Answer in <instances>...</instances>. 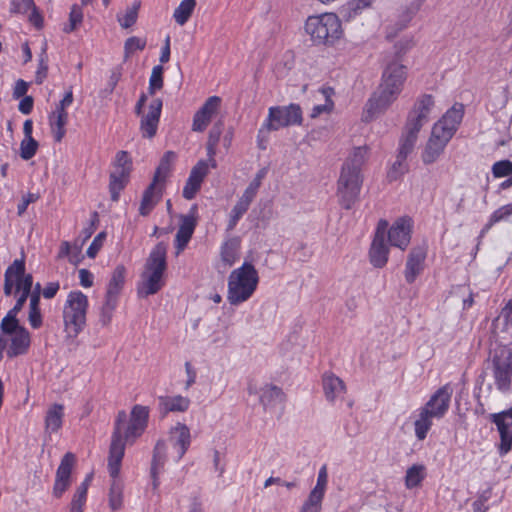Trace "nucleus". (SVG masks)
<instances>
[{"instance_id": "f257e3e1", "label": "nucleus", "mask_w": 512, "mask_h": 512, "mask_svg": "<svg viewBox=\"0 0 512 512\" xmlns=\"http://www.w3.org/2000/svg\"><path fill=\"white\" fill-rule=\"evenodd\" d=\"M395 56L387 61L382 72L381 83L372 94L367 107L370 117L385 111L400 95L407 78V67L401 63V55L409 48V43L395 46Z\"/></svg>"}, {"instance_id": "f03ea898", "label": "nucleus", "mask_w": 512, "mask_h": 512, "mask_svg": "<svg viewBox=\"0 0 512 512\" xmlns=\"http://www.w3.org/2000/svg\"><path fill=\"white\" fill-rule=\"evenodd\" d=\"M368 159V148L359 146L353 148L342 164L337 181V197L339 205L350 210L359 200L364 181L362 167Z\"/></svg>"}, {"instance_id": "7ed1b4c3", "label": "nucleus", "mask_w": 512, "mask_h": 512, "mask_svg": "<svg viewBox=\"0 0 512 512\" xmlns=\"http://www.w3.org/2000/svg\"><path fill=\"white\" fill-rule=\"evenodd\" d=\"M463 116L464 106L457 103L434 124L431 136L422 153V161L425 164L434 163L443 153L448 142L456 133Z\"/></svg>"}, {"instance_id": "20e7f679", "label": "nucleus", "mask_w": 512, "mask_h": 512, "mask_svg": "<svg viewBox=\"0 0 512 512\" xmlns=\"http://www.w3.org/2000/svg\"><path fill=\"white\" fill-rule=\"evenodd\" d=\"M167 245L159 242L150 252L145 270L141 275V283L138 286V294L141 297H148L156 294L164 286V272L167 268L166 262Z\"/></svg>"}, {"instance_id": "39448f33", "label": "nucleus", "mask_w": 512, "mask_h": 512, "mask_svg": "<svg viewBox=\"0 0 512 512\" xmlns=\"http://www.w3.org/2000/svg\"><path fill=\"white\" fill-rule=\"evenodd\" d=\"M259 275L255 267L248 262L233 270L228 278L227 299L230 304L238 305L247 301L255 292Z\"/></svg>"}, {"instance_id": "423d86ee", "label": "nucleus", "mask_w": 512, "mask_h": 512, "mask_svg": "<svg viewBox=\"0 0 512 512\" xmlns=\"http://www.w3.org/2000/svg\"><path fill=\"white\" fill-rule=\"evenodd\" d=\"M304 28L306 34L316 45L333 44L342 34L340 19L334 13L309 16Z\"/></svg>"}, {"instance_id": "0eeeda50", "label": "nucleus", "mask_w": 512, "mask_h": 512, "mask_svg": "<svg viewBox=\"0 0 512 512\" xmlns=\"http://www.w3.org/2000/svg\"><path fill=\"white\" fill-rule=\"evenodd\" d=\"M88 298L81 291H71L63 307V322L68 340H74L86 325Z\"/></svg>"}, {"instance_id": "6e6552de", "label": "nucleus", "mask_w": 512, "mask_h": 512, "mask_svg": "<svg viewBox=\"0 0 512 512\" xmlns=\"http://www.w3.org/2000/svg\"><path fill=\"white\" fill-rule=\"evenodd\" d=\"M302 110L298 104L270 107L268 117L259 129V137L265 131H277L282 127L301 125Z\"/></svg>"}, {"instance_id": "1a4fd4ad", "label": "nucleus", "mask_w": 512, "mask_h": 512, "mask_svg": "<svg viewBox=\"0 0 512 512\" xmlns=\"http://www.w3.org/2000/svg\"><path fill=\"white\" fill-rule=\"evenodd\" d=\"M434 104L433 96L430 94H423L417 98L408 114L403 136L417 141L418 133L423 125L428 122Z\"/></svg>"}, {"instance_id": "9d476101", "label": "nucleus", "mask_w": 512, "mask_h": 512, "mask_svg": "<svg viewBox=\"0 0 512 512\" xmlns=\"http://www.w3.org/2000/svg\"><path fill=\"white\" fill-rule=\"evenodd\" d=\"M126 422H127V414L125 411H119L114 431L112 434L111 444H110V450H109V459H108V468L110 476L115 477L121 467V462L124 456L125 451V438H124V432L126 429Z\"/></svg>"}, {"instance_id": "9b49d317", "label": "nucleus", "mask_w": 512, "mask_h": 512, "mask_svg": "<svg viewBox=\"0 0 512 512\" xmlns=\"http://www.w3.org/2000/svg\"><path fill=\"white\" fill-rule=\"evenodd\" d=\"M492 366L497 389L503 392L508 391L512 379V349L507 346L496 349Z\"/></svg>"}, {"instance_id": "f8f14e48", "label": "nucleus", "mask_w": 512, "mask_h": 512, "mask_svg": "<svg viewBox=\"0 0 512 512\" xmlns=\"http://www.w3.org/2000/svg\"><path fill=\"white\" fill-rule=\"evenodd\" d=\"M114 169L110 173L109 191L111 200L117 202L120 192L125 188L129 181L132 170V161L126 151H119L115 156Z\"/></svg>"}, {"instance_id": "ddd939ff", "label": "nucleus", "mask_w": 512, "mask_h": 512, "mask_svg": "<svg viewBox=\"0 0 512 512\" xmlns=\"http://www.w3.org/2000/svg\"><path fill=\"white\" fill-rule=\"evenodd\" d=\"M453 389L449 384L439 388L423 406L436 419L444 417L449 409Z\"/></svg>"}, {"instance_id": "4468645a", "label": "nucleus", "mask_w": 512, "mask_h": 512, "mask_svg": "<svg viewBox=\"0 0 512 512\" xmlns=\"http://www.w3.org/2000/svg\"><path fill=\"white\" fill-rule=\"evenodd\" d=\"M75 464V455L67 452L61 459L56 471V478L53 487V495L60 498L71 484V473Z\"/></svg>"}, {"instance_id": "2eb2a0df", "label": "nucleus", "mask_w": 512, "mask_h": 512, "mask_svg": "<svg viewBox=\"0 0 512 512\" xmlns=\"http://www.w3.org/2000/svg\"><path fill=\"white\" fill-rule=\"evenodd\" d=\"M162 106V100L155 98L150 102L148 112L141 114L140 131L144 138L151 139L156 135Z\"/></svg>"}, {"instance_id": "dca6fc26", "label": "nucleus", "mask_w": 512, "mask_h": 512, "mask_svg": "<svg viewBox=\"0 0 512 512\" xmlns=\"http://www.w3.org/2000/svg\"><path fill=\"white\" fill-rule=\"evenodd\" d=\"M169 442L176 452L174 460L180 461L191 444V433L188 426L180 422L173 426L169 431Z\"/></svg>"}, {"instance_id": "f3484780", "label": "nucleus", "mask_w": 512, "mask_h": 512, "mask_svg": "<svg viewBox=\"0 0 512 512\" xmlns=\"http://www.w3.org/2000/svg\"><path fill=\"white\" fill-rule=\"evenodd\" d=\"M412 222L410 218H399L388 231V240L392 246L405 250L411 240Z\"/></svg>"}, {"instance_id": "a211bd4d", "label": "nucleus", "mask_w": 512, "mask_h": 512, "mask_svg": "<svg viewBox=\"0 0 512 512\" xmlns=\"http://www.w3.org/2000/svg\"><path fill=\"white\" fill-rule=\"evenodd\" d=\"M427 249L424 246L413 247L408 254L404 276L407 283L412 284L424 270Z\"/></svg>"}, {"instance_id": "6ab92c4d", "label": "nucleus", "mask_w": 512, "mask_h": 512, "mask_svg": "<svg viewBox=\"0 0 512 512\" xmlns=\"http://www.w3.org/2000/svg\"><path fill=\"white\" fill-rule=\"evenodd\" d=\"M149 409L146 406L135 405L131 411V418L124 432L126 441L139 437L147 427Z\"/></svg>"}, {"instance_id": "aec40b11", "label": "nucleus", "mask_w": 512, "mask_h": 512, "mask_svg": "<svg viewBox=\"0 0 512 512\" xmlns=\"http://www.w3.org/2000/svg\"><path fill=\"white\" fill-rule=\"evenodd\" d=\"M221 98L218 96L209 97L202 107L195 113L193 118V131L203 132L209 125L213 115H215L220 107Z\"/></svg>"}, {"instance_id": "412c9836", "label": "nucleus", "mask_w": 512, "mask_h": 512, "mask_svg": "<svg viewBox=\"0 0 512 512\" xmlns=\"http://www.w3.org/2000/svg\"><path fill=\"white\" fill-rule=\"evenodd\" d=\"M415 144V140L402 135L399 143L397 159L393 163L391 170L388 172V178L390 180H396L400 175H403L405 172H407L408 167L405 163V160L413 151Z\"/></svg>"}, {"instance_id": "4be33fe9", "label": "nucleus", "mask_w": 512, "mask_h": 512, "mask_svg": "<svg viewBox=\"0 0 512 512\" xmlns=\"http://www.w3.org/2000/svg\"><path fill=\"white\" fill-rule=\"evenodd\" d=\"M196 210L197 207L194 205L191 208L190 214L181 218V223L175 237V246L178 253L184 250L194 233L197 225L195 218Z\"/></svg>"}, {"instance_id": "5701e85b", "label": "nucleus", "mask_w": 512, "mask_h": 512, "mask_svg": "<svg viewBox=\"0 0 512 512\" xmlns=\"http://www.w3.org/2000/svg\"><path fill=\"white\" fill-rule=\"evenodd\" d=\"M323 391L328 402L334 403L346 392V385L341 378L333 373H325L322 378Z\"/></svg>"}, {"instance_id": "b1692460", "label": "nucleus", "mask_w": 512, "mask_h": 512, "mask_svg": "<svg viewBox=\"0 0 512 512\" xmlns=\"http://www.w3.org/2000/svg\"><path fill=\"white\" fill-rule=\"evenodd\" d=\"M190 403L189 398L181 395L158 397V408L163 416H166L169 412H186Z\"/></svg>"}, {"instance_id": "393cba45", "label": "nucleus", "mask_w": 512, "mask_h": 512, "mask_svg": "<svg viewBox=\"0 0 512 512\" xmlns=\"http://www.w3.org/2000/svg\"><path fill=\"white\" fill-rule=\"evenodd\" d=\"M492 422L496 424L500 433V455H506L512 447V421L503 419L502 415H492Z\"/></svg>"}, {"instance_id": "a878e982", "label": "nucleus", "mask_w": 512, "mask_h": 512, "mask_svg": "<svg viewBox=\"0 0 512 512\" xmlns=\"http://www.w3.org/2000/svg\"><path fill=\"white\" fill-rule=\"evenodd\" d=\"M167 444L164 440H158L154 450H153V457H152V463H151V477H152V484L153 489H157L159 486V480H158V474L163 469L166 458H167Z\"/></svg>"}, {"instance_id": "bb28decb", "label": "nucleus", "mask_w": 512, "mask_h": 512, "mask_svg": "<svg viewBox=\"0 0 512 512\" xmlns=\"http://www.w3.org/2000/svg\"><path fill=\"white\" fill-rule=\"evenodd\" d=\"M259 400L264 410H270L285 401V394L280 387L267 384L260 389Z\"/></svg>"}, {"instance_id": "cd10ccee", "label": "nucleus", "mask_w": 512, "mask_h": 512, "mask_svg": "<svg viewBox=\"0 0 512 512\" xmlns=\"http://www.w3.org/2000/svg\"><path fill=\"white\" fill-rule=\"evenodd\" d=\"M158 183L152 181L145 189L139 207V214L148 216L154 207L158 204L162 196V190Z\"/></svg>"}, {"instance_id": "c85d7f7f", "label": "nucleus", "mask_w": 512, "mask_h": 512, "mask_svg": "<svg viewBox=\"0 0 512 512\" xmlns=\"http://www.w3.org/2000/svg\"><path fill=\"white\" fill-rule=\"evenodd\" d=\"M388 254L389 248L385 244V239L374 237L369 251L371 264L376 268L384 267L388 261Z\"/></svg>"}, {"instance_id": "c756f323", "label": "nucleus", "mask_w": 512, "mask_h": 512, "mask_svg": "<svg viewBox=\"0 0 512 512\" xmlns=\"http://www.w3.org/2000/svg\"><path fill=\"white\" fill-rule=\"evenodd\" d=\"M125 276L126 268L123 265H118L112 272L105 298L118 302V297L124 287Z\"/></svg>"}, {"instance_id": "7c9ffc66", "label": "nucleus", "mask_w": 512, "mask_h": 512, "mask_svg": "<svg viewBox=\"0 0 512 512\" xmlns=\"http://www.w3.org/2000/svg\"><path fill=\"white\" fill-rule=\"evenodd\" d=\"M13 334L14 336L11 339V344L7 351V355L10 358L26 353L30 346V334L26 328H19V330Z\"/></svg>"}, {"instance_id": "2f4dec72", "label": "nucleus", "mask_w": 512, "mask_h": 512, "mask_svg": "<svg viewBox=\"0 0 512 512\" xmlns=\"http://www.w3.org/2000/svg\"><path fill=\"white\" fill-rule=\"evenodd\" d=\"M25 271V262L24 260L16 259L14 262L8 266L4 274V294L6 296H10L14 287V279L13 277L23 276Z\"/></svg>"}, {"instance_id": "473e14b6", "label": "nucleus", "mask_w": 512, "mask_h": 512, "mask_svg": "<svg viewBox=\"0 0 512 512\" xmlns=\"http://www.w3.org/2000/svg\"><path fill=\"white\" fill-rule=\"evenodd\" d=\"M64 407L61 404L52 405L45 417V427L48 432H57L62 426Z\"/></svg>"}, {"instance_id": "72a5a7b5", "label": "nucleus", "mask_w": 512, "mask_h": 512, "mask_svg": "<svg viewBox=\"0 0 512 512\" xmlns=\"http://www.w3.org/2000/svg\"><path fill=\"white\" fill-rule=\"evenodd\" d=\"M434 418L423 407L419 410L418 418L414 422L415 436L418 440L422 441L426 438Z\"/></svg>"}, {"instance_id": "f704fd0d", "label": "nucleus", "mask_w": 512, "mask_h": 512, "mask_svg": "<svg viewBox=\"0 0 512 512\" xmlns=\"http://www.w3.org/2000/svg\"><path fill=\"white\" fill-rule=\"evenodd\" d=\"M93 475L88 474L84 481L77 487L70 504V510L83 512V506L87 499V490L92 481Z\"/></svg>"}, {"instance_id": "c9c22d12", "label": "nucleus", "mask_w": 512, "mask_h": 512, "mask_svg": "<svg viewBox=\"0 0 512 512\" xmlns=\"http://www.w3.org/2000/svg\"><path fill=\"white\" fill-rule=\"evenodd\" d=\"M176 154L173 151H167L160 160L158 167L153 176L154 182L160 184L165 181L171 170L172 162L175 160Z\"/></svg>"}, {"instance_id": "e433bc0d", "label": "nucleus", "mask_w": 512, "mask_h": 512, "mask_svg": "<svg viewBox=\"0 0 512 512\" xmlns=\"http://www.w3.org/2000/svg\"><path fill=\"white\" fill-rule=\"evenodd\" d=\"M196 6L195 0H182L179 6L175 9L173 17L177 24L184 25L192 15Z\"/></svg>"}, {"instance_id": "4c0bfd02", "label": "nucleus", "mask_w": 512, "mask_h": 512, "mask_svg": "<svg viewBox=\"0 0 512 512\" xmlns=\"http://www.w3.org/2000/svg\"><path fill=\"white\" fill-rule=\"evenodd\" d=\"M119 473L113 477L110 491H109V505L112 510H118L122 506L123 502V485L122 483L117 479Z\"/></svg>"}, {"instance_id": "58836bf2", "label": "nucleus", "mask_w": 512, "mask_h": 512, "mask_svg": "<svg viewBox=\"0 0 512 512\" xmlns=\"http://www.w3.org/2000/svg\"><path fill=\"white\" fill-rule=\"evenodd\" d=\"M224 122L222 120L214 123L212 128L209 131L208 141H207V154L209 157H213L216 154V147L219 143L221 134L223 132Z\"/></svg>"}, {"instance_id": "ea45409f", "label": "nucleus", "mask_w": 512, "mask_h": 512, "mask_svg": "<svg viewBox=\"0 0 512 512\" xmlns=\"http://www.w3.org/2000/svg\"><path fill=\"white\" fill-rule=\"evenodd\" d=\"M325 491L313 488L304 502L301 512H320Z\"/></svg>"}, {"instance_id": "a19ab883", "label": "nucleus", "mask_w": 512, "mask_h": 512, "mask_svg": "<svg viewBox=\"0 0 512 512\" xmlns=\"http://www.w3.org/2000/svg\"><path fill=\"white\" fill-rule=\"evenodd\" d=\"M68 122V116L58 115V116H49V124L51 128V132L53 134V138L56 142H61L66 134L65 126Z\"/></svg>"}, {"instance_id": "79ce46f5", "label": "nucleus", "mask_w": 512, "mask_h": 512, "mask_svg": "<svg viewBox=\"0 0 512 512\" xmlns=\"http://www.w3.org/2000/svg\"><path fill=\"white\" fill-rule=\"evenodd\" d=\"M321 94L325 98V103L320 105H315L311 111V118H316L320 114L324 112H330L334 106V103L331 99L334 94V90L331 87H324L320 90Z\"/></svg>"}, {"instance_id": "37998d69", "label": "nucleus", "mask_w": 512, "mask_h": 512, "mask_svg": "<svg viewBox=\"0 0 512 512\" xmlns=\"http://www.w3.org/2000/svg\"><path fill=\"white\" fill-rule=\"evenodd\" d=\"M424 469L423 465H413L408 468L405 476V485L408 489H412L420 485L425 476Z\"/></svg>"}, {"instance_id": "c03bdc74", "label": "nucleus", "mask_w": 512, "mask_h": 512, "mask_svg": "<svg viewBox=\"0 0 512 512\" xmlns=\"http://www.w3.org/2000/svg\"><path fill=\"white\" fill-rule=\"evenodd\" d=\"M164 68L162 65H156L152 69V73L149 79V87L148 94L153 96L156 91L163 88L164 80H163Z\"/></svg>"}, {"instance_id": "a18cd8bd", "label": "nucleus", "mask_w": 512, "mask_h": 512, "mask_svg": "<svg viewBox=\"0 0 512 512\" xmlns=\"http://www.w3.org/2000/svg\"><path fill=\"white\" fill-rule=\"evenodd\" d=\"M512 215V203L504 205L493 212L488 223L483 227L481 234L486 233L497 222L507 219Z\"/></svg>"}, {"instance_id": "49530a36", "label": "nucleus", "mask_w": 512, "mask_h": 512, "mask_svg": "<svg viewBox=\"0 0 512 512\" xmlns=\"http://www.w3.org/2000/svg\"><path fill=\"white\" fill-rule=\"evenodd\" d=\"M238 250V242L229 240L225 242L221 248V258L224 263L231 266L236 260Z\"/></svg>"}, {"instance_id": "de8ad7c7", "label": "nucleus", "mask_w": 512, "mask_h": 512, "mask_svg": "<svg viewBox=\"0 0 512 512\" xmlns=\"http://www.w3.org/2000/svg\"><path fill=\"white\" fill-rule=\"evenodd\" d=\"M374 0H352L345 8L348 19L354 18L361 14L363 10L369 8Z\"/></svg>"}, {"instance_id": "09e8293b", "label": "nucleus", "mask_w": 512, "mask_h": 512, "mask_svg": "<svg viewBox=\"0 0 512 512\" xmlns=\"http://www.w3.org/2000/svg\"><path fill=\"white\" fill-rule=\"evenodd\" d=\"M83 21L82 8L76 4L71 7L69 14V24L64 27V32L71 33L78 28Z\"/></svg>"}, {"instance_id": "8fccbe9b", "label": "nucleus", "mask_w": 512, "mask_h": 512, "mask_svg": "<svg viewBox=\"0 0 512 512\" xmlns=\"http://www.w3.org/2000/svg\"><path fill=\"white\" fill-rule=\"evenodd\" d=\"M38 142L34 138L23 139L20 143V157L23 160L33 158L38 149Z\"/></svg>"}, {"instance_id": "3c124183", "label": "nucleus", "mask_w": 512, "mask_h": 512, "mask_svg": "<svg viewBox=\"0 0 512 512\" xmlns=\"http://www.w3.org/2000/svg\"><path fill=\"white\" fill-rule=\"evenodd\" d=\"M422 3V0H413L403 8L400 15V19L401 22L403 23V26H406V24L409 23L413 19V17L418 13L422 6Z\"/></svg>"}, {"instance_id": "603ef678", "label": "nucleus", "mask_w": 512, "mask_h": 512, "mask_svg": "<svg viewBox=\"0 0 512 512\" xmlns=\"http://www.w3.org/2000/svg\"><path fill=\"white\" fill-rule=\"evenodd\" d=\"M118 302L105 298V302L101 308L100 312V318L99 321L102 324V326H107L112 319L113 312L115 308L117 307Z\"/></svg>"}, {"instance_id": "864d4df0", "label": "nucleus", "mask_w": 512, "mask_h": 512, "mask_svg": "<svg viewBox=\"0 0 512 512\" xmlns=\"http://www.w3.org/2000/svg\"><path fill=\"white\" fill-rule=\"evenodd\" d=\"M139 8L140 2H135L126 10L125 15L122 18H119V23L123 28H129L136 23Z\"/></svg>"}, {"instance_id": "5fc2aeb1", "label": "nucleus", "mask_w": 512, "mask_h": 512, "mask_svg": "<svg viewBox=\"0 0 512 512\" xmlns=\"http://www.w3.org/2000/svg\"><path fill=\"white\" fill-rule=\"evenodd\" d=\"M146 46V41L139 37L133 36L128 38L124 44L125 58H128L135 51L143 50Z\"/></svg>"}, {"instance_id": "6e6d98bb", "label": "nucleus", "mask_w": 512, "mask_h": 512, "mask_svg": "<svg viewBox=\"0 0 512 512\" xmlns=\"http://www.w3.org/2000/svg\"><path fill=\"white\" fill-rule=\"evenodd\" d=\"M492 174L495 178H502L512 174V162L501 160L495 162L492 166Z\"/></svg>"}, {"instance_id": "4d7b16f0", "label": "nucleus", "mask_w": 512, "mask_h": 512, "mask_svg": "<svg viewBox=\"0 0 512 512\" xmlns=\"http://www.w3.org/2000/svg\"><path fill=\"white\" fill-rule=\"evenodd\" d=\"M1 331L4 334H13L19 330V328H23L19 325V322L17 320V316L13 315L9 318V312L7 315L2 319L0 324Z\"/></svg>"}, {"instance_id": "13d9d810", "label": "nucleus", "mask_w": 512, "mask_h": 512, "mask_svg": "<svg viewBox=\"0 0 512 512\" xmlns=\"http://www.w3.org/2000/svg\"><path fill=\"white\" fill-rule=\"evenodd\" d=\"M208 173V165L204 161H199L191 170L190 175L188 178H190L193 181L198 182L201 184L205 178V176Z\"/></svg>"}, {"instance_id": "bf43d9fd", "label": "nucleus", "mask_w": 512, "mask_h": 512, "mask_svg": "<svg viewBox=\"0 0 512 512\" xmlns=\"http://www.w3.org/2000/svg\"><path fill=\"white\" fill-rule=\"evenodd\" d=\"M33 0H13L11 3V12L25 14L34 8Z\"/></svg>"}, {"instance_id": "052dcab7", "label": "nucleus", "mask_w": 512, "mask_h": 512, "mask_svg": "<svg viewBox=\"0 0 512 512\" xmlns=\"http://www.w3.org/2000/svg\"><path fill=\"white\" fill-rule=\"evenodd\" d=\"M105 237H106V234L104 232H101L94 238V240L92 241V243L90 244V246L88 247V249L86 251V254L89 258H95V256L97 255V253L99 252V250L101 249V247L103 245V241H104Z\"/></svg>"}, {"instance_id": "680f3d73", "label": "nucleus", "mask_w": 512, "mask_h": 512, "mask_svg": "<svg viewBox=\"0 0 512 512\" xmlns=\"http://www.w3.org/2000/svg\"><path fill=\"white\" fill-rule=\"evenodd\" d=\"M200 187L201 184L188 178L183 188V197L187 200H192L200 190Z\"/></svg>"}, {"instance_id": "e2e57ef3", "label": "nucleus", "mask_w": 512, "mask_h": 512, "mask_svg": "<svg viewBox=\"0 0 512 512\" xmlns=\"http://www.w3.org/2000/svg\"><path fill=\"white\" fill-rule=\"evenodd\" d=\"M28 320L32 328L38 329L42 326V315L39 307L29 306Z\"/></svg>"}, {"instance_id": "0e129e2a", "label": "nucleus", "mask_w": 512, "mask_h": 512, "mask_svg": "<svg viewBox=\"0 0 512 512\" xmlns=\"http://www.w3.org/2000/svg\"><path fill=\"white\" fill-rule=\"evenodd\" d=\"M39 195L35 193H28L23 196L22 201L17 206V214L22 216L29 204L34 203L38 200Z\"/></svg>"}, {"instance_id": "69168bd1", "label": "nucleus", "mask_w": 512, "mask_h": 512, "mask_svg": "<svg viewBox=\"0 0 512 512\" xmlns=\"http://www.w3.org/2000/svg\"><path fill=\"white\" fill-rule=\"evenodd\" d=\"M48 65L46 63V55L45 51L43 52L42 57L39 60V67L36 72V83L41 84L43 80L47 77Z\"/></svg>"}, {"instance_id": "338daca9", "label": "nucleus", "mask_w": 512, "mask_h": 512, "mask_svg": "<svg viewBox=\"0 0 512 512\" xmlns=\"http://www.w3.org/2000/svg\"><path fill=\"white\" fill-rule=\"evenodd\" d=\"M27 91H28V83L22 79H19L16 81L14 89H13V97L15 99L25 97Z\"/></svg>"}, {"instance_id": "774afa93", "label": "nucleus", "mask_w": 512, "mask_h": 512, "mask_svg": "<svg viewBox=\"0 0 512 512\" xmlns=\"http://www.w3.org/2000/svg\"><path fill=\"white\" fill-rule=\"evenodd\" d=\"M34 100L31 96H25L20 101L18 109L21 113L28 115L32 112Z\"/></svg>"}]
</instances>
